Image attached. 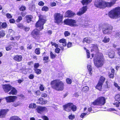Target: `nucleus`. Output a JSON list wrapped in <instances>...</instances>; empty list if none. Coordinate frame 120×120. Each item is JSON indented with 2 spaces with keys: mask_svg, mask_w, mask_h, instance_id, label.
Masks as SVG:
<instances>
[{
  "mask_svg": "<svg viewBox=\"0 0 120 120\" xmlns=\"http://www.w3.org/2000/svg\"><path fill=\"white\" fill-rule=\"evenodd\" d=\"M50 85L53 89L57 91H61L64 89V83L59 79H56L52 81Z\"/></svg>",
  "mask_w": 120,
  "mask_h": 120,
  "instance_id": "nucleus-1",
  "label": "nucleus"
},
{
  "mask_svg": "<svg viewBox=\"0 0 120 120\" xmlns=\"http://www.w3.org/2000/svg\"><path fill=\"white\" fill-rule=\"evenodd\" d=\"M103 55L101 53H98L96 54L94 58V64L97 68L101 67L104 64Z\"/></svg>",
  "mask_w": 120,
  "mask_h": 120,
  "instance_id": "nucleus-2",
  "label": "nucleus"
},
{
  "mask_svg": "<svg viewBox=\"0 0 120 120\" xmlns=\"http://www.w3.org/2000/svg\"><path fill=\"white\" fill-rule=\"evenodd\" d=\"M108 16L111 18L116 19L120 17V8L117 7L111 10L108 13Z\"/></svg>",
  "mask_w": 120,
  "mask_h": 120,
  "instance_id": "nucleus-3",
  "label": "nucleus"
},
{
  "mask_svg": "<svg viewBox=\"0 0 120 120\" xmlns=\"http://www.w3.org/2000/svg\"><path fill=\"white\" fill-rule=\"evenodd\" d=\"M102 27L103 32L104 34H109L112 32L113 27L109 24H104Z\"/></svg>",
  "mask_w": 120,
  "mask_h": 120,
  "instance_id": "nucleus-4",
  "label": "nucleus"
},
{
  "mask_svg": "<svg viewBox=\"0 0 120 120\" xmlns=\"http://www.w3.org/2000/svg\"><path fill=\"white\" fill-rule=\"evenodd\" d=\"M63 106L64 110L67 112H70L71 110L73 111H75L76 109V106L72 103H68Z\"/></svg>",
  "mask_w": 120,
  "mask_h": 120,
  "instance_id": "nucleus-5",
  "label": "nucleus"
},
{
  "mask_svg": "<svg viewBox=\"0 0 120 120\" xmlns=\"http://www.w3.org/2000/svg\"><path fill=\"white\" fill-rule=\"evenodd\" d=\"M106 99L103 97H99L93 103L94 105H104L106 102Z\"/></svg>",
  "mask_w": 120,
  "mask_h": 120,
  "instance_id": "nucleus-6",
  "label": "nucleus"
},
{
  "mask_svg": "<svg viewBox=\"0 0 120 120\" xmlns=\"http://www.w3.org/2000/svg\"><path fill=\"white\" fill-rule=\"evenodd\" d=\"M94 4L96 7L100 8L106 7V2L102 0H95Z\"/></svg>",
  "mask_w": 120,
  "mask_h": 120,
  "instance_id": "nucleus-7",
  "label": "nucleus"
},
{
  "mask_svg": "<svg viewBox=\"0 0 120 120\" xmlns=\"http://www.w3.org/2000/svg\"><path fill=\"white\" fill-rule=\"evenodd\" d=\"M45 20L44 19L42 18L41 16L39 17V20L36 24V27L37 28L39 27V30H41L43 28V25L45 23Z\"/></svg>",
  "mask_w": 120,
  "mask_h": 120,
  "instance_id": "nucleus-8",
  "label": "nucleus"
},
{
  "mask_svg": "<svg viewBox=\"0 0 120 120\" xmlns=\"http://www.w3.org/2000/svg\"><path fill=\"white\" fill-rule=\"evenodd\" d=\"M55 22L59 24L62 22L63 16L60 13H56L54 15Z\"/></svg>",
  "mask_w": 120,
  "mask_h": 120,
  "instance_id": "nucleus-9",
  "label": "nucleus"
},
{
  "mask_svg": "<svg viewBox=\"0 0 120 120\" xmlns=\"http://www.w3.org/2000/svg\"><path fill=\"white\" fill-rule=\"evenodd\" d=\"M64 23L67 25L72 26H77L78 25L76 24V22L75 20L72 19H66L64 21Z\"/></svg>",
  "mask_w": 120,
  "mask_h": 120,
  "instance_id": "nucleus-10",
  "label": "nucleus"
},
{
  "mask_svg": "<svg viewBox=\"0 0 120 120\" xmlns=\"http://www.w3.org/2000/svg\"><path fill=\"white\" fill-rule=\"evenodd\" d=\"M105 80V78L103 76H101L100 78L99 82L96 86L97 89L99 90H101L102 85Z\"/></svg>",
  "mask_w": 120,
  "mask_h": 120,
  "instance_id": "nucleus-11",
  "label": "nucleus"
},
{
  "mask_svg": "<svg viewBox=\"0 0 120 120\" xmlns=\"http://www.w3.org/2000/svg\"><path fill=\"white\" fill-rule=\"evenodd\" d=\"M2 88L5 93H7L12 88V86L10 84H5L2 86Z\"/></svg>",
  "mask_w": 120,
  "mask_h": 120,
  "instance_id": "nucleus-12",
  "label": "nucleus"
},
{
  "mask_svg": "<svg viewBox=\"0 0 120 120\" xmlns=\"http://www.w3.org/2000/svg\"><path fill=\"white\" fill-rule=\"evenodd\" d=\"M36 109L38 113L41 114L43 112L47 110V108L45 107H42L40 106H38Z\"/></svg>",
  "mask_w": 120,
  "mask_h": 120,
  "instance_id": "nucleus-13",
  "label": "nucleus"
},
{
  "mask_svg": "<svg viewBox=\"0 0 120 120\" xmlns=\"http://www.w3.org/2000/svg\"><path fill=\"white\" fill-rule=\"evenodd\" d=\"M59 42L60 43L62 44H59V45L62 50H63L64 48L63 47L66 46L67 45L66 40L64 39H62L60 40Z\"/></svg>",
  "mask_w": 120,
  "mask_h": 120,
  "instance_id": "nucleus-14",
  "label": "nucleus"
},
{
  "mask_svg": "<svg viewBox=\"0 0 120 120\" xmlns=\"http://www.w3.org/2000/svg\"><path fill=\"white\" fill-rule=\"evenodd\" d=\"M31 34L32 36L34 38L36 39L37 37L40 35L39 31L37 29H35L33 31Z\"/></svg>",
  "mask_w": 120,
  "mask_h": 120,
  "instance_id": "nucleus-15",
  "label": "nucleus"
},
{
  "mask_svg": "<svg viewBox=\"0 0 120 120\" xmlns=\"http://www.w3.org/2000/svg\"><path fill=\"white\" fill-rule=\"evenodd\" d=\"M17 98V97L15 96H10L6 97L5 99L8 102H12L15 101Z\"/></svg>",
  "mask_w": 120,
  "mask_h": 120,
  "instance_id": "nucleus-16",
  "label": "nucleus"
},
{
  "mask_svg": "<svg viewBox=\"0 0 120 120\" xmlns=\"http://www.w3.org/2000/svg\"><path fill=\"white\" fill-rule=\"evenodd\" d=\"M86 10L87 6H84L80 9L79 11L77 13V15H80L83 14Z\"/></svg>",
  "mask_w": 120,
  "mask_h": 120,
  "instance_id": "nucleus-17",
  "label": "nucleus"
},
{
  "mask_svg": "<svg viewBox=\"0 0 120 120\" xmlns=\"http://www.w3.org/2000/svg\"><path fill=\"white\" fill-rule=\"evenodd\" d=\"M117 0H111L110 2H106V7H110L113 6L116 3Z\"/></svg>",
  "mask_w": 120,
  "mask_h": 120,
  "instance_id": "nucleus-18",
  "label": "nucleus"
},
{
  "mask_svg": "<svg viewBox=\"0 0 120 120\" xmlns=\"http://www.w3.org/2000/svg\"><path fill=\"white\" fill-rule=\"evenodd\" d=\"M75 13L71 11H68L65 13V16L66 17H72L74 15Z\"/></svg>",
  "mask_w": 120,
  "mask_h": 120,
  "instance_id": "nucleus-19",
  "label": "nucleus"
},
{
  "mask_svg": "<svg viewBox=\"0 0 120 120\" xmlns=\"http://www.w3.org/2000/svg\"><path fill=\"white\" fill-rule=\"evenodd\" d=\"M22 59V57L21 55H17L14 56L13 59L17 62L21 61Z\"/></svg>",
  "mask_w": 120,
  "mask_h": 120,
  "instance_id": "nucleus-20",
  "label": "nucleus"
},
{
  "mask_svg": "<svg viewBox=\"0 0 120 120\" xmlns=\"http://www.w3.org/2000/svg\"><path fill=\"white\" fill-rule=\"evenodd\" d=\"M7 112V110L5 109L2 110L0 112V118L4 117Z\"/></svg>",
  "mask_w": 120,
  "mask_h": 120,
  "instance_id": "nucleus-21",
  "label": "nucleus"
},
{
  "mask_svg": "<svg viewBox=\"0 0 120 120\" xmlns=\"http://www.w3.org/2000/svg\"><path fill=\"white\" fill-rule=\"evenodd\" d=\"M47 102V101L43 100L42 98H40L38 100L37 102V103L43 105L46 104Z\"/></svg>",
  "mask_w": 120,
  "mask_h": 120,
  "instance_id": "nucleus-22",
  "label": "nucleus"
},
{
  "mask_svg": "<svg viewBox=\"0 0 120 120\" xmlns=\"http://www.w3.org/2000/svg\"><path fill=\"white\" fill-rule=\"evenodd\" d=\"M11 90L9 93V94L16 95L17 94V91L13 87H12Z\"/></svg>",
  "mask_w": 120,
  "mask_h": 120,
  "instance_id": "nucleus-23",
  "label": "nucleus"
},
{
  "mask_svg": "<svg viewBox=\"0 0 120 120\" xmlns=\"http://www.w3.org/2000/svg\"><path fill=\"white\" fill-rule=\"evenodd\" d=\"M108 54L109 57L111 58H112L114 57L115 54L114 52L113 51H109Z\"/></svg>",
  "mask_w": 120,
  "mask_h": 120,
  "instance_id": "nucleus-24",
  "label": "nucleus"
},
{
  "mask_svg": "<svg viewBox=\"0 0 120 120\" xmlns=\"http://www.w3.org/2000/svg\"><path fill=\"white\" fill-rule=\"evenodd\" d=\"M92 39L91 38H86L83 39V42L84 43L86 42L87 43H89L92 42Z\"/></svg>",
  "mask_w": 120,
  "mask_h": 120,
  "instance_id": "nucleus-25",
  "label": "nucleus"
},
{
  "mask_svg": "<svg viewBox=\"0 0 120 120\" xmlns=\"http://www.w3.org/2000/svg\"><path fill=\"white\" fill-rule=\"evenodd\" d=\"M25 17L26 18L27 22L28 23L31 21V20L33 18L32 16L30 15H27Z\"/></svg>",
  "mask_w": 120,
  "mask_h": 120,
  "instance_id": "nucleus-26",
  "label": "nucleus"
},
{
  "mask_svg": "<svg viewBox=\"0 0 120 120\" xmlns=\"http://www.w3.org/2000/svg\"><path fill=\"white\" fill-rule=\"evenodd\" d=\"M92 0H82L81 1V3L83 5H86L91 2Z\"/></svg>",
  "mask_w": 120,
  "mask_h": 120,
  "instance_id": "nucleus-27",
  "label": "nucleus"
},
{
  "mask_svg": "<svg viewBox=\"0 0 120 120\" xmlns=\"http://www.w3.org/2000/svg\"><path fill=\"white\" fill-rule=\"evenodd\" d=\"M9 120H21L18 116H14L11 117L10 119Z\"/></svg>",
  "mask_w": 120,
  "mask_h": 120,
  "instance_id": "nucleus-28",
  "label": "nucleus"
},
{
  "mask_svg": "<svg viewBox=\"0 0 120 120\" xmlns=\"http://www.w3.org/2000/svg\"><path fill=\"white\" fill-rule=\"evenodd\" d=\"M34 69L35 73H36L38 75L39 74L41 73V71L40 69L37 68H34Z\"/></svg>",
  "mask_w": 120,
  "mask_h": 120,
  "instance_id": "nucleus-29",
  "label": "nucleus"
},
{
  "mask_svg": "<svg viewBox=\"0 0 120 120\" xmlns=\"http://www.w3.org/2000/svg\"><path fill=\"white\" fill-rule=\"evenodd\" d=\"M115 36L116 38H120V31L116 32L115 35Z\"/></svg>",
  "mask_w": 120,
  "mask_h": 120,
  "instance_id": "nucleus-30",
  "label": "nucleus"
},
{
  "mask_svg": "<svg viewBox=\"0 0 120 120\" xmlns=\"http://www.w3.org/2000/svg\"><path fill=\"white\" fill-rule=\"evenodd\" d=\"M109 38L106 37H105L104 39L102 40V41L105 43L108 42L109 41Z\"/></svg>",
  "mask_w": 120,
  "mask_h": 120,
  "instance_id": "nucleus-31",
  "label": "nucleus"
},
{
  "mask_svg": "<svg viewBox=\"0 0 120 120\" xmlns=\"http://www.w3.org/2000/svg\"><path fill=\"white\" fill-rule=\"evenodd\" d=\"M87 68L89 72V73L90 75L92 74V73L91 72L92 70L91 67L90 65H88L87 66Z\"/></svg>",
  "mask_w": 120,
  "mask_h": 120,
  "instance_id": "nucleus-32",
  "label": "nucleus"
},
{
  "mask_svg": "<svg viewBox=\"0 0 120 120\" xmlns=\"http://www.w3.org/2000/svg\"><path fill=\"white\" fill-rule=\"evenodd\" d=\"M35 6L34 4L31 5L29 8V10L32 11H34L35 10Z\"/></svg>",
  "mask_w": 120,
  "mask_h": 120,
  "instance_id": "nucleus-33",
  "label": "nucleus"
},
{
  "mask_svg": "<svg viewBox=\"0 0 120 120\" xmlns=\"http://www.w3.org/2000/svg\"><path fill=\"white\" fill-rule=\"evenodd\" d=\"M49 10V8L47 7L44 6L43 7L42 9L41 10L43 11H48Z\"/></svg>",
  "mask_w": 120,
  "mask_h": 120,
  "instance_id": "nucleus-34",
  "label": "nucleus"
},
{
  "mask_svg": "<svg viewBox=\"0 0 120 120\" xmlns=\"http://www.w3.org/2000/svg\"><path fill=\"white\" fill-rule=\"evenodd\" d=\"M35 53L37 55H39L40 54V49L39 48H37L35 50Z\"/></svg>",
  "mask_w": 120,
  "mask_h": 120,
  "instance_id": "nucleus-35",
  "label": "nucleus"
},
{
  "mask_svg": "<svg viewBox=\"0 0 120 120\" xmlns=\"http://www.w3.org/2000/svg\"><path fill=\"white\" fill-rule=\"evenodd\" d=\"M36 105L34 103L30 104L29 106L30 108L34 109L36 107Z\"/></svg>",
  "mask_w": 120,
  "mask_h": 120,
  "instance_id": "nucleus-36",
  "label": "nucleus"
},
{
  "mask_svg": "<svg viewBox=\"0 0 120 120\" xmlns=\"http://www.w3.org/2000/svg\"><path fill=\"white\" fill-rule=\"evenodd\" d=\"M115 100L117 101H119L120 100V95L117 94L115 97Z\"/></svg>",
  "mask_w": 120,
  "mask_h": 120,
  "instance_id": "nucleus-37",
  "label": "nucleus"
},
{
  "mask_svg": "<svg viewBox=\"0 0 120 120\" xmlns=\"http://www.w3.org/2000/svg\"><path fill=\"white\" fill-rule=\"evenodd\" d=\"M7 24L5 22L2 23V28H5L7 27Z\"/></svg>",
  "mask_w": 120,
  "mask_h": 120,
  "instance_id": "nucleus-38",
  "label": "nucleus"
},
{
  "mask_svg": "<svg viewBox=\"0 0 120 120\" xmlns=\"http://www.w3.org/2000/svg\"><path fill=\"white\" fill-rule=\"evenodd\" d=\"M89 90V87L87 86L83 87L82 89V91H87Z\"/></svg>",
  "mask_w": 120,
  "mask_h": 120,
  "instance_id": "nucleus-39",
  "label": "nucleus"
},
{
  "mask_svg": "<svg viewBox=\"0 0 120 120\" xmlns=\"http://www.w3.org/2000/svg\"><path fill=\"white\" fill-rule=\"evenodd\" d=\"M50 58L51 59H54L56 56V55L54 54L52 52H51L50 53Z\"/></svg>",
  "mask_w": 120,
  "mask_h": 120,
  "instance_id": "nucleus-40",
  "label": "nucleus"
},
{
  "mask_svg": "<svg viewBox=\"0 0 120 120\" xmlns=\"http://www.w3.org/2000/svg\"><path fill=\"white\" fill-rule=\"evenodd\" d=\"M0 34L2 37L4 36L5 35V31L3 30L0 31Z\"/></svg>",
  "mask_w": 120,
  "mask_h": 120,
  "instance_id": "nucleus-41",
  "label": "nucleus"
},
{
  "mask_svg": "<svg viewBox=\"0 0 120 120\" xmlns=\"http://www.w3.org/2000/svg\"><path fill=\"white\" fill-rule=\"evenodd\" d=\"M66 80L67 83L68 84H71L72 81L71 79L69 78H67L66 79Z\"/></svg>",
  "mask_w": 120,
  "mask_h": 120,
  "instance_id": "nucleus-42",
  "label": "nucleus"
},
{
  "mask_svg": "<svg viewBox=\"0 0 120 120\" xmlns=\"http://www.w3.org/2000/svg\"><path fill=\"white\" fill-rule=\"evenodd\" d=\"M14 31L12 30L9 29V30L8 33L10 35L12 36V35L14 34Z\"/></svg>",
  "mask_w": 120,
  "mask_h": 120,
  "instance_id": "nucleus-43",
  "label": "nucleus"
},
{
  "mask_svg": "<svg viewBox=\"0 0 120 120\" xmlns=\"http://www.w3.org/2000/svg\"><path fill=\"white\" fill-rule=\"evenodd\" d=\"M40 65L38 63H35L34 65V68H37Z\"/></svg>",
  "mask_w": 120,
  "mask_h": 120,
  "instance_id": "nucleus-44",
  "label": "nucleus"
},
{
  "mask_svg": "<svg viewBox=\"0 0 120 120\" xmlns=\"http://www.w3.org/2000/svg\"><path fill=\"white\" fill-rule=\"evenodd\" d=\"M75 116L74 115H72V114L68 116L69 119L70 120L73 119L75 118Z\"/></svg>",
  "mask_w": 120,
  "mask_h": 120,
  "instance_id": "nucleus-45",
  "label": "nucleus"
},
{
  "mask_svg": "<svg viewBox=\"0 0 120 120\" xmlns=\"http://www.w3.org/2000/svg\"><path fill=\"white\" fill-rule=\"evenodd\" d=\"M70 35V33L68 31H66L64 33V35L65 37H67Z\"/></svg>",
  "mask_w": 120,
  "mask_h": 120,
  "instance_id": "nucleus-46",
  "label": "nucleus"
},
{
  "mask_svg": "<svg viewBox=\"0 0 120 120\" xmlns=\"http://www.w3.org/2000/svg\"><path fill=\"white\" fill-rule=\"evenodd\" d=\"M17 26L20 28H23V26L22 24L21 23H19L17 25Z\"/></svg>",
  "mask_w": 120,
  "mask_h": 120,
  "instance_id": "nucleus-47",
  "label": "nucleus"
},
{
  "mask_svg": "<svg viewBox=\"0 0 120 120\" xmlns=\"http://www.w3.org/2000/svg\"><path fill=\"white\" fill-rule=\"evenodd\" d=\"M26 9V7L24 6H22L19 9L21 11H24Z\"/></svg>",
  "mask_w": 120,
  "mask_h": 120,
  "instance_id": "nucleus-48",
  "label": "nucleus"
},
{
  "mask_svg": "<svg viewBox=\"0 0 120 120\" xmlns=\"http://www.w3.org/2000/svg\"><path fill=\"white\" fill-rule=\"evenodd\" d=\"M114 85L115 87L117 88L118 90H120V87L118 85L117 83L114 82Z\"/></svg>",
  "mask_w": 120,
  "mask_h": 120,
  "instance_id": "nucleus-49",
  "label": "nucleus"
},
{
  "mask_svg": "<svg viewBox=\"0 0 120 120\" xmlns=\"http://www.w3.org/2000/svg\"><path fill=\"white\" fill-rule=\"evenodd\" d=\"M34 75L31 74H30L28 76V78L30 79H32L34 78Z\"/></svg>",
  "mask_w": 120,
  "mask_h": 120,
  "instance_id": "nucleus-50",
  "label": "nucleus"
},
{
  "mask_svg": "<svg viewBox=\"0 0 120 120\" xmlns=\"http://www.w3.org/2000/svg\"><path fill=\"white\" fill-rule=\"evenodd\" d=\"M113 104L116 106L117 107H118L120 105V102H118L114 103Z\"/></svg>",
  "mask_w": 120,
  "mask_h": 120,
  "instance_id": "nucleus-51",
  "label": "nucleus"
},
{
  "mask_svg": "<svg viewBox=\"0 0 120 120\" xmlns=\"http://www.w3.org/2000/svg\"><path fill=\"white\" fill-rule=\"evenodd\" d=\"M22 18L21 16L18 17V18L16 20V21L18 22H19L20 21L22 20Z\"/></svg>",
  "mask_w": 120,
  "mask_h": 120,
  "instance_id": "nucleus-52",
  "label": "nucleus"
},
{
  "mask_svg": "<svg viewBox=\"0 0 120 120\" xmlns=\"http://www.w3.org/2000/svg\"><path fill=\"white\" fill-rule=\"evenodd\" d=\"M86 54H87V57L88 58H89L90 57V54L89 52V50H86Z\"/></svg>",
  "mask_w": 120,
  "mask_h": 120,
  "instance_id": "nucleus-53",
  "label": "nucleus"
},
{
  "mask_svg": "<svg viewBox=\"0 0 120 120\" xmlns=\"http://www.w3.org/2000/svg\"><path fill=\"white\" fill-rule=\"evenodd\" d=\"M109 77L110 78H113L114 77V74L113 73H111L109 75Z\"/></svg>",
  "mask_w": 120,
  "mask_h": 120,
  "instance_id": "nucleus-54",
  "label": "nucleus"
},
{
  "mask_svg": "<svg viewBox=\"0 0 120 120\" xmlns=\"http://www.w3.org/2000/svg\"><path fill=\"white\" fill-rule=\"evenodd\" d=\"M19 105V102H17V103H14L12 105L13 106H14L15 107H16L18 105Z\"/></svg>",
  "mask_w": 120,
  "mask_h": 120,
  "instance_id": "nucleus-55",
  "label": "nucleus"
},
{
  "mask_svg": "<svg viewBox=\"0 0 120 120\" xmlns=\"http://www.w3.org/2000/svg\"><path fill=\"white\" fill-rule=\"evenodd\" d=\"M44 3L42 1H41L39 2L38 3V4L41 6H43L44 5Z\"/></svg>",
  "mask_w": 120,
  "mask_h": 120,
  "instance_id": "nucleus-56",
  "label": "nucleus"
},
{
  "mask_svg": "<svg viewBox=\"0 0 120 120\" xmlns=\"http://www.w3.org/2000/svg\"><path fill=\"white\" fill-rule=\"evenodd\" d=\"M12 47L11 46H9L6 47V50L7 51H9L11 50Z\"/></svg>",
  "mask_w": 120,
  "mask_h": 120,
  "instance_id": "nucleus-57",
  "label": "nucleus"
},
{
  "mask_svg": "<svg viewBox=\"0 0 120 120\" xmlns=\"http://www.w3.org/2000/svg\"><path fill=\"white\" fill-rule=\"evenodd\" d=\"M60 49L59 48H57L55 49V52L56 53H59L60 52Z\"/></svg>",
  "mask_w": 120,
  "mask_h": 120,
  "instance_id": "nucleus-58",
  "label": "nucleus"
},
{
  "mask_svg": "<svg viewBox=\"0 0 120 120\" xmlns=\"http://www.w3.org/2000/svg\"><path fill=\"white\" fill-rule=\"evenodd\" d=\"M6 16L8 18H10L12 17V16L11 15L8 13H7L6 14Z\"/></svg>",
  "mask_w": 120,
  "mask_h": 120,
  "instance_id": "nucleus-59",
  "label": "nucleus"
},
{
  "mask_svg": "<svg viewBox=\"0 0 120 120\" xmlns=\"http://www.w3.org/2000/svg\"><path fill=\"white\" fill-rule=\"evenodd\" d=\"M93 45L94 49L96 50H97L98 49V47L97 45L94 44Z\"/></svg>",
  "mask_w": 120,
  "mask_h": 120,
  "instance_id": "nucleus-60",
  "label": "nucleus"
},
{
  "mask_svg": "<svg viewBox=\"0 0 120 120\" xmlns=\"http://www.w3.org/2000/svg\"><path fill=\"white\" fill-rule=\"evenodd\" d=\"M40 89L41 91H43L44 90V88L42 85H41L40 87Z\"/></svg>",
  "mask_w": 120,
  "mask_h": 120,
  "instance_id": "nucleus-61",
  "label": "nucleus"
},
{
  "mask_svg": "<svg viewBox=\"0 0 120 120\" xmlns=\"http://www.w3.org/2000/svg\"><path fill=\"white\" fill-rule=\"evenodd\" d=\"M9 22L11 23H14L15 22V20L13 19H11L9 20Z\"/></svg>",
  "mask_w": 120,
  "mask_h": 120,
  "instance_id": "nucleus-62",
  "label": "nucleus"
},
{
  "mask_svg": "<svg viewBox=\"0 0 120 120\" xmlns=\"http://www.w3.org/2000/svg\"><path fill=\"white\" fill-rule=\"evenodd\" d=\"M49 59V57L48 56H46L44 57H43V60L47 61Z\"/></svg>",
  "mask_w": 120,
  "mask_h": 120,
  "instance_id": "nucleus-63",
  "label": "nucleus"
},
{
  "mask_svg": "<svg viewBox=\"0 0 120 120\" xmlns=\"http://www.w3.org/2000/svg\"><path fill=\"white\" fill-rule=\"evenodd\" d=\"M42 118L44 120H49L48 117L45 116H43L42 117Z\"/></svg>",
  "mask_w": 120,
  "mask_h": 120,
  "instance_id": "nucleus-64",
  "label": "nucleus"
}]
</instances>
